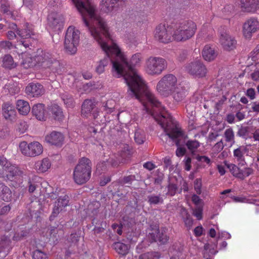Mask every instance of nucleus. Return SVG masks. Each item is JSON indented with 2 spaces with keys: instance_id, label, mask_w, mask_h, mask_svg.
I'll return each mask as SVG.
<instances>
[{
  "instance_id": "19",
  "label": "nucleus",
  "mask_w": 259,
  "mask_h": 259,
  "mask_svg": "<svg viewBox=\"0 0 259 259\" xmlns=\"http://www.w3.org/2000/svg\"><path fill=\"white\" fill-rule=\"evenodd\" d=\"M25 92L31 97H38L44 94L45 89L40 83H31L26 87Z\"/></svg>"
},
{
  "instance_id": "42",
  "label": "nucleus",
  "mask_w": 259,
  "mask_h": 259,
  "mask_svg": "<svg viewBox=\"0 0 259 259\" xmlns=\"http://www.w3.org/2000/svg\"><path fill=\"white\" fill-rule=\"evenodd\" d=\"M135 140L138 144H142L146 140L145 133L141 130H137L135 133Z\"/></svg>"
},
{
  "instance_id": "25",
  "label": "nucleus",
  "mask_w": 259,
  "mask_h": 259,
  "mask_svg": "<svg viewBox=\"0 0 259 259\" xmlns=\"http://www.w3.org/2000/svg\"><path fill=\"white\" fill-rule=\"evenodd\" d=\"M242 10L246 12H254L258 7V0H240Z\"/></svg>"
},
{
  "instance_id": "27",
  "label": "nucleus",
  "mask_w": 259,
  "mask_h": 259,
  "mask_svg": "<svg viewBox=\"0 0 259 259\" xmlns=\"http://www.w3.org/2000/svg\"><path fill=\"white\" fill-rule=\"evenodd\" d=\"M48 116H52L55 120H60L63 117L62 109L57 104H52L48 108Z\"/></svg>"
},
{
  "instance_id": "36",
  "label": "nucleus",
  "mask_w": 259,
  "mask_h": 259,
  "mask_svg": "<svg viewBox=\"0 0 259 259\" xmlns=\"http://www.w3.org/2000/svg\"><path fill=\"white\" fill-rule=\"evenodd\" d=\"M3 66L6 68L11 69L16 66L14 63L13 57L10 55H5L3 60Z\"/></svg>"
},
{
  "instance_id": "53",
  "label": "nucleus",
  "mask_w": 259,
  "mask_h": 259,
  "mask_svg": "<svg viewBox=\"0 0 259 259\" xmlns=\"http://www.w3.org/2000/svg\"><path fill=\"white\" fill-rule=\"evenodd\" d=\"M224 145L222 140L217 142L213 147L212 150L215 153H218L224 148Z\"/></svg>"
},
{
  "instance_id": "57",
  "label": "nucleus",
  "mask_w": 259,
  "mask_h": 259,
  "mask_svg": "<svg viewBox=\"0 0 259 259\" xmlns=\"http://www.w3.org/2000/svg\"><path fill=\"white\" fill-rule=\"evenodd\" d=\"M28 191L30 193H33L38 187V184L33 180H29L28 181Z\"/></svg>"
},
{
  "instance_id": "2",
  "label": "nucleus",
  "mask_w": 259,
  "mask_h": 259,
  "mask_svg": "<svg viewBox=\"0 0 259 259\" xmlns=\"http://www.w3.org/2000/svg\"><path fill=\"white\" fill-rule=\"evenodd\" d=\"M121 56L130 68L129 69H126L122 76L128 88L127 92V99L135 98L137 99L142 103L144 108H145V106H147V102L150 104L159 105V102L154 95L148 90L145 82L137 74L136 70L133 67L134 66H136L140 63L142 59L141 54L138 53L133 55L130 64L128 63L127 59L121 53Z\"/></svg>"
},
{
  "instance_id": "22",
  "label": "nucleus",
  "mask_w": 259,
  "mask_h": 259,
  "mask_svg": "<svg viewBox=\"0 0 259 259\" xmlns=\"http://www.w3.org/2000/svg\"><path fill=\"white\" fill-rule=\"evenodd\" d=\"M11 241L9 237L3 236L0 241V256L5 257L10 251L12 247Z\"/></svg>"
},
{
  "instance_id": "31",
  "label": "nucleus",
  "mask_w": 259,
  "mask_h": 259,
  "mask_svg": "<svg viewBox=\"0 0 259 259\" xmlns=\"http://www.w3.org/2000/svg\"><path fill=\"white\" fill-rule=\"evenodd\" d=\"M180 215L185 223V226L187 228L188 230H190L193 224V220L188 213L187 210L184 207L181 208Z\"/></svg>"
},
{
  "instance_id": "55",
  "label": "nucleus",
  "mask_w": 259,
  "mask_h": 259,
  "mask_svg": "<svg viewBox=\"0 0 259 259\" xmlns=\"http://www.w3.org/2000/svg\"><path fill=\"white\" fill-rule=\"evenodd\" d=\"M11 164V163L6 158L3 156H0V165L3 167L5 170H6V169H7Z\"/></svg>"
},
{
  "instance_id": "46",
  "label": "nucleus",
  "mask_w": 259,
  "mask_h": 259,
  "mask_svg": "<svg viewBox=\"0 0 259 259\" xmlns=\"http://www.w3.org/2000/svg\"><path fill=\"white\" fill-rule=\"evenodd\" d=\"M69 201L68 196L65 195L63 196L59 197L55 203L63 208L68 205Z\"/></svg>"
},
{
  "instance_id": "44",
  "label": "nucleus",
  "mask_w": 259,
  "mask_h": 259,
  "mask_svg": "<svg viewBox=\"0 0 259 259\" xmlns=\"http://www.w3.org/2000/svg\"><path fill=\"white\" fill-rule=\"evenodd\" d=\"M28 232L22 228L20 229L19 230H17V231L15 233L13 239L14 241H18L22 239H23L25 236H27Z\"/></svg>"
},
{
  "instance_id": "9",
  "label": "nucleus",
  "mask_w": 259,
  "mask_h": 259,
  "mask_svg": "<svg viewBox=\"0 0 259 259\" xmlns=\"http://www.w3.org/2000/svg\"><path fill=\"white\" fill-rule=\"evenodd\" d=\"M167 62L163 58L150 56L146 60L145 69L150 75H159L167 68Z\"/></svg>"
},
{
  "instance_id": "4",
  "label": "nucleus",
  "mask_w": 259,
  "mask_h": 259,
  "mask_svg": "<svg viewBox=\"0 0 259 259\" xmlns=\"http://www.w3.org/2000/svg\"><path fill=\"white\" fill-rule=\"evenodd\" d=\"M34 61L37 67L44 70L49 69V75L47 76H50L51 74L60 75L66 72L65 65L48 52L38 50L34 57Z\"/></svg>"
},
{
  "instance_id": "34",
  "label": "nucleus",
  "mask_w": 259,
  "mask_h": 259,
  "mask_svg": "<svg viewBox=\"0 0 259 259\" xmlns=\"http://www.w3.org/2000/svg\"><path fill=\"white\" fill-rule=\"evenodd\" d=\"M113 247L118 254L121 255H125L128 253L129 246L124 243L120 242H115L113 244Z\"/></svg>"
},
{
  "instance_id": "39",
  "label": "nucleus",
  "mask_w": 259,
  "mask_h": 259,
  "mask_svg": "<svg viewBox=\"0 0 259 259\" xmlns=\"http://www.w3.org/2000/svg\"><path fill=\"white\" fill-rule=\"evenodd\" d=\"M161 253L158 251L147 252L139 255L138 259H159Z\"/></svg>"
},
{
  "instance_id": "24",
  "label": "nucleus",
  "mask_w": 259,
  "mask_h": 259,
  "mask_svg": "<svg viewBox=\"0 0 259 259\" xmlns=\"http://www.w3.org/2000/svg\"><path fill=\"white\" fill-rule=\"evenodd\" d=\"M123 1V0H102L101 2V10L105 13L111 12L117 7L118 2Z\"/></svg>"
},
{
  "instance_id": "50",
  "label": "nucleus",
  "mask_w": 259,
  "mask_h": 259,
  "mask_svg": "<svg viewBox=\"0 0 259 259\" xmlns=\"http://www.w3.org/2000/svg\"><path fill=\"white\" fill-rule=\"evenodd\" d=\"M233 175L238 178L241 169L234 164H226Z\"/></svg>"
},
{
  "instance_id": "40",
  "label": "nucleus",
  "mask_w": 259,
  "mask_h": 259,
  "mask_svg": "<svg viewBox=\"0 0 259 259\" xmlns=\"http://www.w3.org/2000/svg\"><path fill=\"white\" fill-rule=\"evenodd\" d=\"M224 137L226 142L231 143V144L235 143V135L232 128H229L225 130Z\"/></svg>"
},
{
  "instance_id": "29",
  "label": "nucleus",
  "mask_w": 259,
  "mask_h": 259,
  "mask_svg": "<svg viewBox=\"0 0 259 259\" xmlns=\"http://www.w3.org/2000/svg\"><path fill=\"white\" fill-rule=\"evenodd\" d=\"M50 160L48 158L42 159L40 161L35 162V169L39 173H43L47 171L51 167Z\"/></svg>"
},
{
  "instance_id": "61",
  "label": "nucleus",
  "mask_w": 259,
  "mask_h": 259,
  "mask_svg": "<svg viewBox=\"0 0 259 259\" xmlns=\"http://www.w3.org/2000/svg\"><path fill=\"white\" fill-rule=\"evenodd\" d=\"M177 147L178 148L176 151V154L179 157H182L185 154L186 152V149L182 146Z\"/></svg>"
},
{
  "instance_id": "15",
  "label": "nucleus",
  "mask_w": 259,
  "mask_h": 259,
  "mask_svg": "<svg viewBox=\"0 0 259 259\" xmlns=\"http://www.w3.org/2000/svg\"><path fill=\"white\" fill-rule=\"evenodd\" d=\"M65 22L64 16L57 12H52L48 16V24L54 31L60 30Z\"/></svg>"
},
{
  "instance_id": "59",
  "label": "nucleus",
  "mask_w": 259,
  "mask_h": 259,
  "mask_svg": "<svg viewBox=\"0 0 259 259\" xmlns=\"http://www.w3.org/2000/svg\"><path fill=\"white\" fill-rule=\"evenodd\" d=\"M245 95L247 96L251 100H253L255 98L256 92L254 89L249 88L247 90Z\"/></svg>"
},
{
  "instance_id": "38",
  "label": "nucleus",
  "mask_w": 259,
  "mask_h": 259,
  "mask_svg": "<svg viewBox=\"0 0 259 259\" xmlns=\"http://www.w3.org/2000/svg\"><path fill=\"white\" fill-rule=\"evenodd\" d=\"M148 202L150 205H157L162 204L163 202V199L160 194L156 195L152 194L147 197Z\"/></svg>"
},
{
  "instance_id": "18",
  "label": "nucleus",
  "mask_w": 259,
  "mask_h": 259,
  "mask_svg": "<svg viewBox=\"0 0 259 259\" xmlns=\"http://www.w3.org/2000/svg\"><path fill=\"white\" fill-rule=\"evenodd\" d=\"M46 142L58 147H61L64 144V136L60 132L53 131L45 137Z\"/></svg>"
},
{
  "instance_id": "28",
  "label": "nucleus",
  "mask_w": 259,
  "mask_h": 259,
  "mask_svg": "<svg viewBox=\"0 0 259 259\" xmlns=\"http://www.w3.org/2000/svg\"><path fill=\"white\" fill-rule=\"evenodd\" d=\"M6 175L8 180L13 181L17 176H21L23 171L17 166L11 164L6 169Z\"/></svg>"
},
{
  "instance_id": "8",
  "label": "nucleus",
  "mask_w": 259,
  "mask_h": 259,
  "mask_svg": "<svg viewBox=\"0 0 259 259\" xmlns=\"http://www.w3.org/2000/svg\"><path fill=\"white\" fill-rule=\"evenodd\" d=\"M178 84L177 78L175 75L166 74L158 82L156 90L161 96L167 97L170 95Z\"/></svg>"
},
{
  "instance_id": "5",
  "label": "nucleus",
  "mask_w": 259,
  "mask_h": 259,
  "mask_svg": "<svg viewBox=\"0 0 259 259\" xmlns=\"http://www.w3.org/2000/svg\"><path fill=\"white\" fill-rule=\"evenodd\" d=\"M92 172V162L87 157L79 159L73 171V180L75 183L82 185L90 179Z\"/></svg>"
},
{
  "instance_id": "33",
  "label": "nucleus",
  "mask_w": 259,
  "mask_h": 259,
  "mask_svg": "<svg viewBox=\"0 0 259 259\" xmlns=\"http://www.w3.org/2000/svg\"><path fill=\"white\" fill-rule=\"evenodd\" d=\"M251 129L250 126L241 125L237 132V136L245 140L251 139L252 138Z\"/></svg>"
},
{
  "instance_id": "60",
  "label": "nucleus",
  "mask_w": 259,
  "mask_h": 259,
  "mask_svg": "<svg viewBox=\"0 0 259 259\" xmlns=\"http://www.w3.org/2000/svg\"><path fill=\"white\" fill-rule=\"evenodd\" d=\"M27 124L25 122H21L18 124L17 131L20 134H23L27 130Z\"/></svg>"
},
{
  "instance_id": "3",
  "label": "nucleus",
  "mask_w": 259,
  "mask_h": 259,
  "mask_svg": "<svg viewBox=\"0 0 259 259\" xmlns=\"http://www.w3.org/2000/svg\"><path fill=\"white\" fill-rule=\"evenodd\" d=\"M150 105L153 108L152 111L147 106H145L144 109L147 113L151 114L163 129L165 133L164 135L172 139L175 142L177 146H184L186 145L187 136L178 127L177 122L165 110L161 103L159 102L158 105L156 104Z\"/></svg>"
},
{
  "instance_id": "7",
  "label": "nucleus",
  "mask_w": 259,
  "mask_h": 259,
  "mask_svg": "<svg viewBox=\"0 0 259 259\" xmlns=\"http://www.w3.org/2000/svg\"><path fill=\"white\" fill-rule=\"evenodd\" d=\"M80 32L73 26H69L66 32L64 39L65 52L70 55L76 54L79 42Z\"/></svg>"
},
{
  "instance_id": "43",
  "label": "nucleus",
  "mask_w": 259,
  "mask_h": 259,
  "mask_svg": "<svg viewBox=\"0 0 259 259\" xmlns=\"http://www.w3.org/2000/svg\"><path fill=\"white\" fill-rule=\"evenodd\" d=\"M61 98L67 107H72L73 106L74 100L71 95L65 93L61 95Z\"/></svg>"
},
{
  "instance_id": "26",
  "label": "nucleus",
  "mask_w": 259,
  "mask_h": 259,
  "mask_svg": "<svg viewBox=\"0 0 259 259\" xmlns=\"http://www.w3.org/2000/svg\"><path fill=\"white\" fill-rule=\"evenodd\" d=\"M218 55V53L214 50V48L210 46L205 45L202 51V56L203 59L208 62H210L215 59Z\"/></svg>"
},
{
  "instance_id": "16",
  "label": "nucleus",
  "mask_w": 259,
  "mask_h": 259,
  "mask_svg": "<svg viewBox=\"0 0 259 259\" xmlns=\"http://www.w3.org/2000/svg\"><path fill=\"white\" fill-rule=\"evenodd\" d=\"M81 114L86 117L93 116L94 119L96 118L98 115V111L95 101L89 99L85 100L82 105Z\"/></svg>"
},
{
  "instance_id": "62",
  "label": "nucleus",
  "mask_w": 259,
  "mask_h": 259,
  "mask_svg": "<svg viewBox=\"0 0 259 259\" xmlns=\"http://www.w3.org/2000/svg\"><path fill=\"white\" fill-rule=\"evenodd\" d=\"M193 214L196 217L197 220H201L202 218V209L200 207H198L194 210Z\"/></svg>"
},
{
  "instance_id": "64",
  "label": "nucleus",
  "mask_w": 259,
  "mask_h": 259,
  "mask_svg": "<svg viewBox=\"0 0 259 259\" xmlns=\"http://www.w3.org/2000/svg\"><path fill=\"white\" fill-rule=\"evenodd\" d=\"M251 110L252 111L256 113H259V102L255 101L251 103Z\"/></svg>"
},
{
  "instance_id": "30",
  "label": "nucleus",
  "mask_w": 259,
  "mask_h": 259,
  "mask_svg": "<svg viewBox=\"0 0 259 259\" xmlns=\"http://www.w3.org/2000/svg\"><path fill=\"white\" fill-rule=\"evenodd\" d=\"M0 198L6 202L10 201L12 198V192L10 188L1 182H0Z\"/></svg>"
},
{
  "instance_id": "48",
  "label": "nucleus",
  "mask_w": 259,
  "mask_h": 259,
  "mask_svg": "<svg viewBox=\"0 0 259 259\" xmlns=\"http://www.w3.org/2000/svg\"><path fill=\"white\" fill-rule=\"evenodd\" d=\"M22 65L24 68L27 69L34 66L36 67V63L34 61V57L33 58H27L23 61Z\"/></svg>"
},
{
  "instance_id": "17",
  "label": "nucleus",
  "mask_w": 259,
  "mask_h": 259,
  "mask_svg": "<svg viewBox=\"0 0 259 259\" xmlns=\"http://www.w3.org/2000/svg\"><path fill=\"white\" fill-rule=\"evenodd\" d=\"M259 30V22L254 18L248 19L243 24V34L246 38L251 36L252 33Z\"/></svg>"
},
{
  "instance_id": "37",
  "label": "nucleus",
  "mask_w": 259,
  "mask_h": 259,
  "mask_svg": "<svg viewBox=\"0 0 259 259\" xmlns=\"http://www.w3.org/2000/svg\"><path fill=\"white\" fill-rule=\"evenodd\" d=\"M246 151L247 149L245 146H239L234 150V156L238 161H243L244 159V155L246 152Z\"/></svg>"
},
{
  "instance_id": "51",
  "label": "nucleus",
  "mask_w": 259,
  "mask_h": 259,
  "mask_svg": "<svg viewBox=\"0 0 259 259\" xmlns=\"http://www.w3.org/2000/svg\"><path fill=\"white\" fill-rule=\"evenodd\" d=\"M167 189L168 191L167 192V194L171 196H173L176 194L178 189V187L176 184L169 183L167 186Z\"/></svg>"
},
{
  "instance_id": "45",
  "label": "nucleus",
  "mask_w": 259,
  "mask_h": 259,
  "mask_svg": "<svg viewBox=\"0 0 259 259\" xmlns=\"http://www.w3.org/2000/svg\"><path fill=\"white\" fill-rule=\"evenodd\" d=\"M188 149L193 153L196 149H197L200 146L199 142L196 140H188L186 143Z\"/></svg>"
},
{
  "instance_id": "21",
  "label": "nucleus",
  "mask_w": 259,
  "mask_h": 259,
  "mask_svg": "<svg viewBox=\"0 0 259 259\" xmlns=\"http://www.w3.org/2000/svg\"><path fill=\"white\" fill-rule=\"evenodd\" d=\"M2 114L4 118L8 120L13 121L15 119L16 111L11 104L6 103L2 107Z\"/></svg>"
},
{
  "instance_id": "20",
  "label": "nucleus",
  "mask_w": 259,
  "mask_h": 259,
  "mask_svg": "<svg viewBox=\"0 0 259 259\" xmlns=\"http://www.w3.org/2000/svg\"><path fill=\"white\" fill-rule=\"evenodd\" d=\"M32 114L39 120H46L48 117V112L45 109L43 104L38 103L32 107Z\"/></svg>"
},
{
  "instance_id": "52",
  "label": "nucleus",
  "mask_w": 259,
  "mask_h": 259,
  "mask_svg": "<svg viewBox=\"0 0 259 259\" xmlns=\"http://www.w3.org/2000/svg\"><path fill=\"white\" fill-rule=\"evenodd\" d=\"M106 226V223L105 222L102 221L100 223V226H96L93 229V231L95 234H98L99 233H102L105 229V227Z\"/></svg>"
},
{
  "instance_id": "14",
  "label": "nucleus",
  "mask_w": 259,
  "mask_h": 259,
  "mask_svg": "<svg viewBox=\"0 0 259 259\" xmlns=\"http://www.w3.org/2000/svg\"><path fill=\"white\" fill-rule=\"evenodd\" d=\"M219 33L220 43L223 49L228 51L234 50L237 45V41L235 38L227 33L224 28L219 29Z\"/></svg>"
},
{
  "instance_id": "32",
  "label": "nucleus",
  "mask_w": 259,
  "mask_h": 259,
  "mask_svg": "<svg viewBox=\"0 0 259 259\" xmlns=\"http://www.w3.org/2000/svg\"><path fill=\"white\" fill-rule=\"evenodd\" d=\"M17 109L19 113L26 115L30 110V107L28 102L23 100H18L16 104Z\"/></svg>"
},
{
  "instance_id": "41",
  "label": "nucleus",
  "mask_w": 259,
  "mask_h": 259,
  "mask_svg": "<svg viewBox=\"0 0 259 259\" xmlns=\"http://www.w3.org/2000/svg\"><path fill=\"white\" fill-rule=\"evenodd\" d=\"M17 34L22 39L30 38L32 35H34L33 32L30 29H28L27 27V28L21 30L18 29Z\"/></svg>"
},
{
  "instance_id": "1",
  "label": "nucleus",
  "mask_w": 259,
  "mask_h": 259,
  "mask_svg": "<svg viewBox=\"0 0 259 259\" xmlns=\"http://www.w3.org/2000/svg\"><path fill=\"white\" fill-rule=\"evenodd\" d=\"M81 14L85 26L91 35L98 42L107 56L101 60L96 68V72L100 74L109 62L112 63L113 75L117 78L122 76L126 69L130 68L121 56V51L110 38L108 27L104 20L97 13L91 0H72Z\"/></svg>"
},
{
  "instance_id": "54",
  "label": "nucleus",
  "mask_w": 259,
  "mask_h": 259,
  "mask_svg": "<svg viewBox=\"0 0 259 259\" xmlns=\"http://www.w3.org/2000/svg\"><path fill=\"white\" fill-rule=\"evenodd\" d=\"M1 9L4 13H7L10 11V4L8 0H2L0 2Z\"/></svg>"
},
{
  "instance_id": "56",
  "label": "nucleus",
  "mask_w": 259,
  "mask_h": 259,
  "mask_svg": "<svg viewBox=\"0 0 259 259\" xmlns=\"http://www.w3.org/2000/svg\"><path fill=\"white\" fill-rule=\"evenodd\" d=\"M194 189L197 194H200L201 193V179H196L194 181Z\"/></svg>"
},
{
  "instance_id": "35",
  "label": "nucleus",
  "mask_w": 259,
  "mask_h": 259,
  "mask_svg": "<svg viewBox=\"0 0 259 259\" xmlns=\"http://www.w3.org/2000/svg\"><path fill=\"white\" fill-rule=\"evenodd\" d=\"M140 177L139 174L131 175L128 176L124 177L122 179L120 180V184L123 186L124 185H127V186L130 187V185H132V182L135 180L138 181Z\"/></svg>"
},
{
  "instance_id": "11",
  "label": "nucleus",
  "mask_w": 259,
  "mask_h": 259,
  "mask_svg": "<svg viewBox=\"0 0 259 259\" xmlns=\"http://www.w3.org/2000/svg\"><path fill=\"white\" fill-rule=\"evenodd\" d=\"M172 36L171 27L168 25L160 24L156 27L154 37L158 41L168 43L171 41Z\"/></svg>"
},
{
  "instance_id": "47",
  "label": "nucleus",
  "mask_w": 259,
  "mask_h": 259,
  "mask_svg": "<svg viewBox=\"0 0 259 259\" xmlns=\"http://www.w3.org/2000/svg\"><path fill=\"white\" fill-rule=\"evenodd\" d=\"M253 173V169L250 167H245L243 169H241L238 178L241 180H244L246 177L252 175Z\"/></svg>"
},
{
  "instance_id": "58",
  "label": "nucleus",
  "mask_w": 259,
  "mask_h": 259,
  "mask_svg": "<svg viewBox=\"0 0 259 259\" xmlns=\"http://www.w3.org/2000/svg\"><path fill=\"white\" fill-rule=\"evenodd\" d=\"M62 208L59 206H58L56 203H55V206L53 208L52 213L51 215L50 216V218L52 219V218H54L56 217L58 214L60 213V211L62 210Z\"/></svg>"
},
{
  "instance_id": "63",
  "label": "nucleus",
  "mask_w": 259,
  "mask_h": 259,
  "mask_svg": "<svg viewBox=\"0 0 259 259\" xmlns=\"http://www.w3.org/2000/svg\"><path fill=\"white\" fill-rule=\"evenodd\" d=\"M183 162L185 164V170L189 171L191 169V158L189 157H185Z\"/></svg>"
},
{
  "instance_id": "10",
  "label": "nucleus",
  "mask_w": 259,
  "mask_h": 259,
  "mask_svg": "<svg viewBox=\"0 0 259 259\" xmlns=\"http://www.w3.org/2000/svg\"><path fill=\"white\" fill-rule=\"evenodd\" d=\"M19 147L22 154L27 157L37 156L43 152L42 146L36 141L29 144L26 141H22L19 143Z\"/></svg>"
},
{
  "instance_id": "13",
  "label": "nucleus",
  "mask_w": 259,
  "mask_h": 259,
  "mask_svg": "<svg viewBox=\"0 0 259 259\" xmlns=\"http://www.w3.org/2000/svg\"><path fill=\"white\" fill-rule=\"evenodd\" d=\"M148 237L151 243L157 242L159 245L167 244L169 239L167 229L166 228L155 229L153 232L149 233Z\"/></svg>"
},
{
  "instance_id": "49",
  "label": "nucleus",
  "mask_w": 259,
  "mask_h": 259,
  "mask_svg": "<svg viewBox=\"0 0 259 259\" xmlns=\"http://www.w3.org/2000/svg\"><path fill=\"white\" fill-rule=\"evenodd\" d=\"M33 259H48V255L41 250L36 249L33 252Z\"/></svg>"
},
{
  "instance_id": "23",
  "label": "nucleus",
  "mask_w": 259,
  "mask_h": 259,
  "mask_svg": "<svg viewBox=\"0 0 259 259\" xmlns=\"http://www.w3.org/2000/svg\"><path fill=\"white\" fill-rule=\"evenodd\" d=\"M175 88L171 92L170 95L172 96V98L176 102L182 101L186 96V90L184 87L181 86L180 84H178Z\"/></svg>"
},
{
  "instance_id": "6",
  "label": "nucleus",
  "mask_w": 259,
  "mask_h": 259,
  "mask_svg": "<svg viewBox=\"0 0 259 259\" xmlns=\"http://www.w3.org/2000/svg\"><path fill=\"white\" fill-rule=\"evenodd\" d=\"M196 30V24L191 20L180 23L172 35L173 38L178 41H185L191 38Z\"/></svg>"
},
{
  "instance_id": "12",
  "label": "nucleus",
  "mask_w": 259,
  "mask_h": 259,
  "mask_svg": "<svg viewBox=\"0 0 259 259\" xmlns=\"http://www.w3.org/2000/svg\"><path fill=\"white\" fill-rule=\"evenodd\" d=\"M186 69L190 75L199 78L204 77L207 73L205 66L200 60L189 63L186 66Z\"/></svg>"
}]
</instances>
